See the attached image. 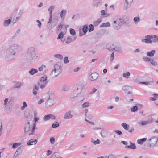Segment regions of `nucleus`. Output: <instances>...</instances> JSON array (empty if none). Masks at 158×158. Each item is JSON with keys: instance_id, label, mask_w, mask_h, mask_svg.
<instances>
[{"instance_id": "1", "label": "nucleus", "mask_w": 158, "mask_h": 158, "mask_svg": "<svg viewBox=\"0 0 158 158\" xmlns=\"http://www.w3.org/2000/svg\"><path fill=\"white\" fill-rule=\"evenodd\" d=\"M19 46L16 44L11 45L6 51L4 56L5 60L7 61L13 60L16 53L19 50Z\"/></svg>"}, {"instance_id": "2", "label": "nucleus", "mask_w": 158, "mask_h": 158, "mask_svg": "<svg viewBox=\"0 0 158 158\" xmlns=\"http://www.w3.org/2000/svg\"><path fill=\"white\" fill-rule=\"evenodd\" d=\"M19 46L16 44L11 45L6 51L4 56L5 60L7 61L13 60L16 53L19 50Z\"/></svg>"}, {"instance_id": "3", "label": "nucleus", "mask_w": 158, "mask_h": 158, "mask_svg": "<svg viewBox=\"0 0 158 158\" xmlns=\"http://www.w3.org/2000/svg\"><path fill=\"white\" fill-rule=\"evenodd\" d=\"M26 58L27 60L31 62H35L39 60L40 56L39 55L36 54L34 48L31 47L27 50Z\"/></svg>"}, {"instance_id": "4", "label": "nucleus", "mask_w": 158, "mask_h": 158, "mask_svg": "<svg viewBox=\"0 0 158 158\" xmlns=\"http://www.w3.org/2000/svg\"><path fill=\"white\" fill-rule=\"evenodd\" d=\"M35 126L33 124V121L31 120L28 121L26 124L24 131L26 134L28 133L30 135H33L35 130Z\"/></svg>"}, {"instance_id": "5", "label": "nucleus", "mask_w": 158, "mask_h": 158, "mask_svg": "<svg viewBox=\"0 0 158 158\" xmlns=\"http://www.w3.org/2000/svg\"><path fill=\"white\" fill-rule=\"evenodd\" d=\"M62 69L59 64H56L54 65L53 69L50 74L51 77L52 78L57 77L61 72Z\"/></svg>"}, {"instance_id": "6", "label": "nucleus", "mask_w": 158, "mask_h": 158, "mask_svg": "<svg viewBox=\"0 0 158 158\" xmlns=\"http://www.w3.org/2000/svg\"><path fill=\"white\" fill-rule=\"evenodd\" d=\"M112 24L114 29L116 30L120 29L122 24V19L120 18H117L114 19Z\"/></svg>"}, {"instance_id": "7", "label": "nucleus", "mask_w": 158, "mask_h": 158, "mask_svg": "<svg viewBox=\"0 0 158 158\" xmlns=\"http://www.w3.org/2000/svg\"><path fill=\"white\" fill-rule=\"evenodd\" d=\"M84 85L83 82H79L77 84V90L75 91L76 96L82 93L84 90Z\"/></svg>"}, {"instance_id": "8", "label": "nucleus", "mask_w": 158, "mask_h": 158, "mask_svg": "<svg viewBox=\"0 0 158 158\" xmlns=\"http://www.w3.org/2000/svg\"><path fill=\"white\" fill-rule=\"evenodd\" d=\"M10 100L8 98H5L4 99L3 106L4 110L6 112L10 111L11 110L10 106Z\"/></svg>"}, {"instance_id": "9", "label": "nucleus", "mask_w": 158, "mask_h": 158, "mask_svg": "<svg viewBox=\"0 0 158 158\" xmlns=\"http://www.w3.org/2000/svg\"><path fill=\"white\" fill-rule=\"evenodd\" d=\"M116 43H114L113 42L110 43L107 45L109 50H113L116 51H121L122 48L120 46L116 47Z\"/></svg>"}, {"instance_id": "10", "label": "nucleus", "mask_w": 158, "mask_h": 158, "mask_svg": "<svg viewBox=\"0 0 158 158\" xmlns=\"http://www.w3.org/2000/svg\"><path fill=\"white\" fill-rule=\"evenodd\" d=\"M158 140L157 137L156 136H152L148 139V143L150 147H155L157 143Z\"/></svg>"}, {"instance_id": "11", "label": "nucleus", "mask_w": 158, "mask_h": 158, "mask_svg": "<svg viewBox=\"0 0 158 158\" xmlns=\"http://www.w3.org/2000/svg\"><path fill=\"white\" fill-rule=\"evenodd\" d=\"M153 35H149L145 36L144 38L141 40V42L146 44H152V41L151 40L153 39Z\"/></svg>"}, {"instance_id": "12", "label": "nucleus", "mask_w": 158, "mask_h": 158, "mask_svg": "<svg viewBox=\"0 0 158 158\" xmlns=\"http://www.w3.org/2000/svg\"><path fill=\"white\" fill-rule=\"evenodd\" d=\"M142 59L143 61L149 62L152 65L154 66L158 65L157 62L152 58H151L147 56H143L142 58Z\"/></svg>"}, {"instance_id": "13", "label": "nucleus", "mask_w": 158, "mask_h": 158, "mask_svg": "<svg viewBox=\"0 0 158 158\" xmlns=\"http://www.w3.org/2000/svg\"><path fill=\"white\" fill-rule=\"evenodd\" d=\"M99 74L97 72H94L92 73L89 77V80L93 81L96 80L98 78Z\"/></svg>"}, {"instance_id": "14", "label": "nucleus", "mask_w": 158, "mask_h": 158, "mask_svg": "<svg viewBox=\"0 0 158 158\" xmlns=\"http://www.w3.org/2000/svg\"><path fill=\"white\" fill-rule=\"evenodd\" d=\"M56 117L55 115L52 114H48L45 115L43 117L44 121H47L49 119L55 120L56 119Z\"/></svg>"}, {"instance_id": "15", "label": "nucleus", "mask_w": 158, "mask_h": 158, "mask_svg": "<svg viewBox=\"0 0 158 158\" xmlns=\"http://www.w3.org/2000/svg\"><path fill=\"white\" fill-rule=\"evenodd\" d=\"M122 89L125 92L128 94H131L132 93V89L131 87L125 86H124Z\"/></svg>"}, {"instance_id": "16", "label": "nucleus", "mask_w": 158, "mask_h": 158, "mask_svg": "<svg viewBox=\"0 0 158 158\" xmlns=\"http://www.w3.org/2000/svg\"><path fill=\"white\" fill-rule=\"evenodd\" d=\"M54 100L53 98H49L45 103L46 106L47 108H49L53 104Z\"/></svg>"}, {"instance_id": "17", "label": "nucleus", "mask_w": 158, "mask_h": 158, "mask_svg": "<svg viewBox=\"0 0 158 158\" xmlns=\"http://www.w3.org/2000/svg\"><path fill=\"white\" fill-rule=\"evenodd\" d=\"M73 117V114L71 111H69L64 114V118L65 119H69Z\"/></svg>"}, {"instance_id": "18", "label": "nucleus", "mask_w": 158, "mask_h": 158, "mask_svg": "<svg viewBox=\"0 0 158 158\" xmlns=\"http://www.w3.org/2000/svg\"><path fill=\"white\" fill-rule=\"evenodd\" d=\"M67 13V10L65 9L62 10L59 13L60 18L64 20L66 16Z\"/></svg>"}, {"instance_id": "19", "label": "nucleus", "mask_w": 158, "mask_h": 158, "mask_svg": "<svg viewBox=\"0 0 158 158\" xmlns=\"http://www.w3.org/2000/svg\"><path fill=\"white\" fill-rule=\"evenodd\" d=\"M11 22V20L10 19H5L3 21L2 24L4 27H9Z\"/></svg>"}, {"instance_id": "20", "label": "nucleus", "mask_w": 158, "mask_h": 158, "mask_svg": "<svg viewBox=\"0 0 158 158\" xmlns=\"http://www.w3.org/2000/svg\"><path fill=\"white\" fill-rule=\"evenodd\" d=\"M65 33L62 31L60 32L58 35V36L57 38V40H59L60 39L61 40L62 42H64L65 39H64V36L65 35Z\"/></svg>"}, {"instance_id": "21", "label": "nucleus", "mask_w": 158, "mask_h": 158, "mask_svg": "<svg viewBox=\"0 0 158 158\" xmlns=\"http://www.w3.org/2000/svg\"><path fill=\"white\" fill-rule=\"evenodd\" d=\"M133 0H125V5L124 8L125 10L127 9L128 7H129L131 6Z\"/></svg>"}, {"instance_id": "22", "label": "nucleus", "mask_w": 158, "mask_h": 158, "mask_svg": "<svg viewBox=\"0 0 158 158\" xmlns=\"http://www.w3.org/2000/svg\"><path fill=\"white\" fill-rule=\"evenodd\" d=\"M23 82L20 81L16 82L13 86V88L14 89H19L23 85Z\"/></svg>"}, {"instance_id": "23", "label": "nucleus", "mask_w": 158, "mask_h": 158, "mask_svg": "<svg viewBox=\"0 0 158 158\" xmlns=\"http://www.w3.org/2000/svg\"><path fill=\"white\" fill-rule=\"evenodd\" d=\"M37 143V140L35 139H33L28 141L27 144L28 145L31 146L34 145H35Z\"/></svg>"}, {"instance_id": "24", "label": "nucleus", "mask_w": 158, "mask_h": 158, "mask_svg": "<svg viewBox=\"0 0 158 158\" xmlns=\"http://www.w3.org/2000/svg\"><path fill=\"white\" fill-rule=\"evenodd\" d=\"M156 51L154 50H152L150 51H148L147 52L146 55L147 57H153L154 56Z\"/></svg>"}, {"instance_id": "25", "label": "nucleus", "mask_w": 158, "mask_h": 158, "mask_svg": "<svg viewBox=\"0 0 158 158\" xmlns=\"http://www.w3.org/2000/svg\"><path fill=\"white\" fill-rule=\"evenodd\" d=\"M47 70V69L46 66L42 65L38 68V70L39 72H43V73H44Z\"/></svg>"}, {"instance_id": "26", "label": "nucleus", "mask_w": 158, "mask_h": 158, "mask_svg": "<svg viewBox=\"0 0 158 158\" xmlns=\"http://www.w3.org/2000/svg\"><path fill=\"white\" fill-rule=\"evenodd\" d=\"M140 21V17L139 16L134 17L133 19V22L135 25H137Z\"/></svg>"}, {"instance_id": "27", "label": "nucleus", "mask_w": 158, "mask_h": 158, "mask_svg": "<svg viewBox=\"0 0 158 158\" xmlns=\"http://www.w3.org/2000/svg\"><path fill=\"white\" fill-rule=\"evenodd\" d=\"M152 97L150 98V100L152 101L156 100L158 98V94H154L152 95Z\"/></svg>"}, {"instance_id": "28", "label": "nucleus", "mask_w": 158, "mask_h": 158, "mask_svg": "<svg viewBox=\"0 0 158 158\" xmlns=\"http://www.w3.org/2000/svg\"><path fill=\"white\" fill-rule=\"evenodd\" d=\"M100 3L99 0H93L92 6L95 7H97Z\"/></svg>"}, {"instance_id": "29", "label": "nucleus", "mask_w": 158, "mask_h": 158, "mask_svg": "<svg viewBox=\"0 0 158 158\" xmlns=\"http://www.w3.org/2000/svg\"><path fill=\"white\" fill-rule=\"evenodd\" d=\"M38 70L36 69L32 68L29 70V73L31 75H33L37 73Z\"/></svg>"}, {"instance_id": "30", "label": "nucleus", "mask_w": 158, "mask_h": 158, "mask_svg": "<svg viewBox=\"0 0 158 158\" xmlns=\"http://www.w3.org/2000/svg\"><path fill=\"white\" fill-rule=\"evenodd\" d=\"M147 140V139L145 138L143 139H138L137 141V143L139 144L142 145L143 143L146 141Z\"/></svg>"}, {"instance_id": "31", "label": "nucleus", "mask_w": 158, "mask_h": 158, "mask_svg": "<svg viewBox=\"0 0 158 158\" xmlns=\"http://www.w3.org/2000/svg\"><path fill=\"white\" fill-rule=\"evenodd\" d=\"M110 26V24L109 22H107L106 23H102L100 26L101 27H107Z\"/></svg>"}, {"instance_id": "32", "label": "nucleus", "mask_w": 158, "mask_h": 158, "mask_svg": "<svg viewBox=\"0 0 158 158\" xmlns=\"http://www.w3.org/2000/svg\"><path fill=\"white\" fill-rule=\"evenodd\" d=\"M47 76H44L41 78L40 79V81L39 82H46V83H47L48 81H47Z\"/></svg>"}, {"instance_id": "33", "label": "nucleus", "mask_w": 158, "mask_h": 158, "mask_svg": "<svg viewBox=\"0 0 158 158\" xmlns=\"http://www.w3.org/2000/svg\"><path fill=\"white\" fill-rule=\"evenodd\" d=\"M94 93H96L97 94V96L98 97H99L100 96V94L99 92V90H98L97 89H95V88H94L93 89L91 93V94H93Z\"/></svg>"}, {"instance_id": "34", "label": "nucleus", "mask_w": 158, "mask_h": 158, "mask_svg": "<svg viewBox=\"0 0 158 158\" xmlns=\"http://www.w3.org/2000/svg\"><path fill=\"white\" fill-rule=\"evenodd\" d=\"M91 142L94 145L99 144L100 143V141L98 139H97L96 140H95L93 139H91Z\"/></svg>"}, {"instance_id": "35", "label": "nucleus", "mask_w": 158, "mask_h": 158, "mask_svg": "<svg viewBox=\"0 0 158 158\" xmlns=\"http://www.w3.org/2000/svg\"><path fill=\"white\" fill-rule=\"evenodd\" d=\"M47 84V83H46V82H39L38 83V85L40 87V88L41 89H42L45 87Z\"/></svg>"}, {"instance_id": "36", "label": "nucleus", "mask_w": 158, "mask_h": 158, "mask_svg": "<svg viewBox=\"0 0 158 158\" xmlns=\"http://www.w3.org/2000/svg\"><path fill=\"white\" fill-rule=\"evenodd\" d=\"M50 158H62V157L59 156V153L55 152L52 155Z\"/></svg>"}, {"instance_id": "37", "label": "nucleus", "mask_w": 158, "mask_h": 158, "mask_svg": "<svg viewBox=\"0 0 158 158\" xmlns=\"http://www.w3.org/2000/svg\"><path fill=\"white\" fill-rule=\"evenodd\" d=\"M102 22V19H98L94 23V25L95 26H97L100 23Z\"/></svg>"}, {"instance_id": "38", "label": "nucleus", "mask_w": 158, "mask_h": 158, "mask_svg": "<svg viewBox=\"0 0 158 158\" xmlns=\"http://www.w3.org/2000/svg\"><path fill=\"white\" fill-rule=\"evenodd\" d=\"M130 76V73L128 71H127L126 73H124L123 74V77L126 78H128Z\"/></svg>"}, {"instance_id": "39", "label": "nucleus", "mask_w": 158, "mask_h": 158, "mask_svg": "<svg viewBox=\"0 0 158 158\" xmlns=\"http://www.w3.org/2000/svg\"><path fill=\"white\" fill-rule=\"evenodd\" d=\"M54 9V6H51L48 8V10L49 12V15H52V11Z\"/></svg>"}, {"instance_id": "40", "label": "nucleus", "mask_w": 158, "mask_h": 158, "mask_svg": "<svg viewBox=\"0 0 158 158\" xmlns=\"http://www.w3.org/2000/svg\"><path fill=\"white\" fill-rule=\"evenodd\" d=\"M60 18V17L59 16L57 13H56L54 14V20H55L57 22Z\"/></svg>"}, {"instance_id": "41", "label": "nucleus", "mask_w": 158, "mask_h": 158, "mask_svg": "<svg viewBox=\"0 0 158 158\" xmlns=\"http://www.w3.org/2000/svg\"><path fill=\"white\" fill-rule=\"evenodd\" d=\"M153 40L152 41V42L157 43L158 42V36L156 35H153Z\"/></svg>"}, {"instance_id": "42", "label": "nucleus", "mask_w": 158, "mask_h": 158, "mask_svg": "<svg viewBox=\"0 0 158 158\" xmlns=\"http://www.w3.org/2000/svg\"><path fill=\"white\" fill-rule=\"evenodd\" d=\"M55 92L52 90L50 89L47 92V94H49V98L50 96H52L54 94Z\"/></svg>"}, {"instance_id": "43", "label": "nucleus", "mask_w": 158, "mask_h": 158, "mask_svg": "<svg viewBox=\"0 0 158 158\" xmlns=\"http://www.w3.org/2000/svg\"><path fill=\"white\" fill-rule=\"evenodd\" d=\"M72 41V38L71 37H68L67 39H65V42L66 44H69L71 43Z\"/></svg>"}, {"instance_id": "44", "label": "nucleus", "mask_w": 158, "mask_h": 158, "mask_svg": "<svg viewBox=\"0 0 158 158\" xmlns=\"http://www.w3.org/2000/svg\"><path fill=\"white\" fill-rule=\"evenodd\" d=\"M59 124L58 122L56 121L52 124V127L53 128H55L58 127L59 126Z\"/></svg>"}, {"instance_id": "45", "label": "nucleus", "mask_w": 158, "mask_h": 158, "mask_svg": "<svg viewBox=\"0 0 158 158\" xmlns=\"http://www.w3.org/2000/svg\"><path fill=\"white\" fill-rule=\"evenodd\" d=\"M121 125L125 130H126L128 127H129V125H127L125 123H122Z\"/></svg>"}, {"instance_id": "46", "label": "nucleus", "mask_w": 158, "mask_h": 158, "mask_svg": "<svg viewBox=\"0 0 158 158\" xmlns=\"http://www.w3.org/2000/svg\"><path fill=\"white\" fill-rule=\"evenodd\" d=\"M15 15L18 16H21L22 14V12L21 10H17L15 12Z\"/></svg>"}, {"instance_id": "47", "label": "nucleus", "mask_w": 158, "mask_h": 158, "mask_svg": "<svg viewBox=\"0 0 158 158\" xmlns=\"http://www.w3.org/2000/svg\"><path fill=\"white\" fill-rule=\"evenodd\" d=\"M140 125H145L148 124L147 121H140L138 123Z\"/></svg>"}, {"instance_id": "48", "label": "nucleus", "mask_w": 158, "mask_h": 158, "mask_svg": "<svg viewBox=\"0 0 158 158\" xmlns=\"http://www.w3.org/2000/svg\"><path fill=\"white\" fill-rule=\"evenodd\" d=\"M60 90L62 91H65L68 90V88L64 85H62L61 87Z\"/></svg>"}, {"instance_id": "49", "label": "nucleus", "mask_w": 158, "mask_h": 158, "mask_svg": "<svg viewBox=\"0 0 158 158\" xmlns=\"http://www.w3.org/2000/svg\"><path fill=\"white\" fill-rule=\"evenodd\" d=\"M131 110L132 112H136L138 110V107L136 106H135L132 107Z\"/></svg>"}, {"instance_id": "50", "label": "nucleus", "mask_w": 158, "mask_h": 158, "mask_svg": "<svg viewBox=\"0 0 158 158\" xmlns=\"http://www.w3.org/2000/svg\"><path fill=\"white\" fill-rule=\"evenodd\" d=\"M27 106V104L25 102H23V106L21 107V109L22 110H24Z\"/></svg>"}, {"instance_id": "51", "label": "nucleus", "mask_w": 158, "mask_h": 158, "mask_svg": "<svg viewBox=\"0 0 158 158\" xmlns=\"http://www.w3.org/2000/svg\"><path fill=\"white\" fill-rule=\"evenodd\" d=\"M70 32L72 35L74 36L76 35V32L75 30L72 28L70 29Z\"/></svg>"}, {"instance_id": "52", "label": "nucleus", "mask_w": 158, "mask_h": 158, "mask_svg": "<svg viewBox=\"0 0 158 158\" xmlns=\"http://www.w3.org/2000/svg\"><path fill=\"white\" fill-rule=\"evenodd\" d=\"M134 128L133 127H128L127 129H126V130H127L128 131V132H129L130 133H131L133 131H134Z\"/></svg>"}, {"instance_id": "53", "label": "nucleus", "mask_w": 158, "mask_h": 158, "mask_svg": "<svg viewBox=\"0 0 158 158\" xmlns=\"http://www.w3.org/2000/svg\"><path fill=\"white\" fill-rule=\"evenodd\" d=\"M20 144L21 143H14L12 145V148H15L19 146H20Z\"/></svg>"}, {"instance_id": "54", "label": "nucleus", "mask_w": 158, "mask_h": 158, "mask_svg": "<svg viewBox=\"0 0 158 158\" xmlns=\"http://www.w3.org/2000/svg\"><path fill=\"white\" fill-rule=\"evenodd\" d=\"M87 26L86 25H85L81 29V30H82V31H83L84 32L86 33L87 31Z\"/></svg>"}, {"instance_id": "55", "label": "nucleus", "mask_w": 158, "mask_h": 158, "mask_svg": "<svg viewBox=\"0 0 158 158\" xmlns=\"http://www.w3.org/2000/svg\"><path fill=\"white\" fill-rule=\"evenodd\" d=\"M94 30V26L92 24H90L89 25L88 31L89 32H90L93 31Z\"/></svg>"}, {"instance_id": "56", "label": "nucleus", "mask_w": 158, "mask_h": 158, "mask_svg": "<svg viewBox=\"0 0 158 158\" xmlns=\"http://www.w3.org/2000/svg\"><path fill=\"white\" fill-rule=\"evenodd\" d=\"M54 56L55 57L58 58L60 60L62 59L63 58L62 56L60 54H58L55 55Z\"/></svg>"}, {"instance_id": "57", "label": "nucleus", "mask_w": 158, "mask_h": 158, "mask_svg": "<svg viewBox=\"0 0 158 158\" xmlns=\"http://www.w3.org/2000/svg\"><path fill=\"white\" fill-rule=\"evenodd\" d=\"M21 16H18L15 15L14 16L15 19L13 20V22L16 23L20 18Z\"/></svg>"}, {"instance_id": "58", "label": "nucleus", "mask_w": 158, "mask_h": 158, "mask_svg": "<svg viewBox=\"0 0 158 158\" xmlns=\"http://www.w3.org/2000/svg\"><path fill=\"white\" fill-rule=\"evenodd\" d=\"M89 106V104L88 102H85L82 105V106L83 108H86L88 107Z\"/></svg>"}, {"instance_id": "59", "label": "nucleus", "mask_w": 158, "mask_h": 158, "mask_svg": "<svg viewBox=\"0 0 158 158\" xmlns=\"http://www.w3.org/2000/svg\"><path fill=\"white\" fill-rule=\"evenodd\" d=\"M130 147L131 149H135L136 148V146H135V144L132 143H130Z\"/></svg>"}, {"instance_id": "60", "label": "nucleus", "mask_w": 158, "mask_h": 158, "mask_svg": "<svg viewBox=\"0 0 158 158\" xmlns=\"http://www.w3.org/2000/svg\"><path fill=\"white\" fill-rule=\"evenodd\" d=\"M107 8H106V10H102L100 12L101 15H104L106 14Z\"/></svg>"}, {"instance_id": "61", "label": "nucleus", "mask_w": 158, "mask_h": 158, "mask_svg": "<svg viewBox=\"0 0 158 158\" xmlns=\"http://www.w3.org/2000/svg\"><path fill=\"white\" fill-rule=\"evenodd\" d=\"M105 158H115V156L113 155L110 154L109 156H105Z\"/></svg>"}, {"instance_id": "62", "label": "nucleus", "mask_w": 158, "mask_h": 158, "mask_svg": "<svg viewBox=\"0 0 158 158\" xmlns=\"http://www.w3.org/2000/svg\"><path fill=\"white\" fill-rule=\"evenodd\" d=\"M50 140L51 143L52 144H54L55 142V139L54 137H51L50 138Z\"/></svg>"}, {"instance_id": "63", "label": "nucleus", "mask_w": 158, "mask_h": 158, "mask_svg": "<svg viewBox=\"0 0 158 158\" xmlns=\"http://www.w3.org/2000/svg\"><path fill=\"white\" fill-rule=\"evenodd\" d=\"M79 36H81L83 35H85V33L84 32H83V31H82V30H81V29H79Z\"/></svg>"}, {"instance_id": "64", "label": "nucleus", "mask_w": 158, "mask_h": 158, "mask_svg": "<svg viewBox=\"0 0 158 158\" xmlns=\"http://www.w3.org/2000/svg\"><path fill=\"white\" fill-rule=\"evenodd\" d=\"M148 124L151 123L153 121V119L152 118H149L147 121Z\"/></svg>"}]
</instances>
